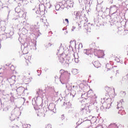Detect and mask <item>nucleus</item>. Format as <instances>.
I'll use <instances>...</instances> for the list:
<instances>
[{
  "label": "nucleus",
  "instance_id": "nucleus-1",
  "mask_svg": "<svg viewBox=\"0 0 128 128\" xmlns=\"http://www.w3.org/2000/svg\"><path fill=\"white\" fill-rule=\"evenodd\" d=\"M38 6V8L33 9L34 12V14L36 18H40L42 16H44L46 10V7L44 4H41L40 5H39Z\"/></svg>",
  "mask_w": 128,
  "mask_h": 128
},
{
  "label": "nucleus",
  "instance_id": "nucleus-2",
  "mask_svg": "<svg viewBox=\"0 0 128 128\" xmlns=\"http://www.w3.org/2000/svg\"><path fill=\"white\" fill-rule=\"evenodd\" d=\"M59 62L62 64V66H68L70 64V58L68 56L62 54L59 57Z\"/></svg>",
  "mask_w": 128,
  "mask_h": 128
},
{
  "label": "nucleus",
  "instance_id": "nucleus-3",
  "mask_svg": "<svg viewBox=\"0 0 128 128\" xmlns=\"http://www.w3.org/2000/svg\"><path fill=\"white\" fill-rule=\"evenodd\" d=\"M60 74L59 78L60 80L61 84H64V83L63 82L66 80V78H68L66 76H70V74L68 73L67 71L65 72L64 70H60Z\"/></svg>",
  "mask_w": 128,
  "mask_h": 128
},
{
  "label": "nucleus",
  "instance_id": "nucleus-4",
  "mask_svg": "<svg viewBox=\"0 0 128 128\" xmlns=\"http://www.w3.org/2000/svg\"><path fill=\"white\" fill-rule=\"evenodd\" d=\"M82 14V11L74 12L73 14V20L74 22H78V20L80 18Z\"/></svg>",
  "mask_w": 128,
  "mask_h": 128
},
{
  "label": "nucleus",
  "instance_id": "nucleus-5",
  "mask_svg": "<svg viewBox=\"0 0 128 128\" xmlns=\"http://www.w3.org/2000/svg\"><path fill=\"white\" fill-rule=\"evenodd\" d=\"M122 102H120L117 105V108L119 110L118 114H120L122 116H124V114H126V112L124 110V107L122 106Z\"/></svg>",
  "mask_w": 128,
  "mask_h": 128
},
{
  "label": "nucleus",
  "instance_id": "nucleus-6",
  "mask_svg": "<svg viewBox=\"0 0 128 128\" xmlns=\"http://www.w3.org/2000/svg\"><path fill=\"white\" fill-rule=\"evenodd\" d=\"M78 90V86H73L71 88V90H70L71 92L70 96H72V98L74 97V96L76 94V90Z\"/></svg>",
  "mask_w": 128,
  "mask_h": 128
},
{
  "label": "nucleus",
  "instance_id": "nucleus-7",
  "mask_svg": "<svg viewBox=\"0 0 128 128\" xmlns=\"http://www.w3.org/2000/svg\"><path fill=\"white\" fill-rule=\"evenodd\" d=\"M40 26H34V36H35L36 38L40 36V30H38Z\"/></svg>",
  "mask_w": 128,
  "mask_h": 128
},
{
  "label": "nucleus",
  "instance_id": "nucleus-8",
  "mask_svg": "<svg viewBox=\"0 0 128 128\" xmlns=\"http://www.w3.org/2000/svg\"><path fill=\"white\" fill-rule=\"evenodd\" d=\"M118 6H117L116 5H112L110 7V10L111 12H114L112 14V16H114L116 12H118Z\"/></svg>",
  "mask_w": 128,
  "mask_h": 128
},
{
  "label": "nucleus",
  "instance_id": "nucleus-9",
  "mask_svg": "<svg viewBox=\"0 0 128 128\" xmlns=\"http://www.w3.org/2000/svg\"><path fill=\"white\" fill-rule=\"evenodd\" d=\"M84 53L86 54V56H90V54H94V50H92V48L85 49L84 50Z\"/></svg>",
  "mask_w": 128,
  "mask_h": 128
},
{
  "label": "nucleus",
  "instance_id": "nucleus-10",
  "mask_svg": "<svg viewBox=\"0 0 128 128\" xmlns=\"http://www.w3.org/2000/svg\"><path fill=\"white\" fill-rule=\"evenodd\" d=\"M96 98H98V96H96V94H94L92 96V100H93V104L94 106H95L96 108H98V102H96Z\"/></svg>",
  "mask_w": 128,
  "mask_h": 128
},
{
  "label": "nucleus",
  "instance_id": "nucleus-11",
  "mask_svg": "<svg viewBox=\"0 0 128 128\" xmlns=\"http://www.w3.org/2000/svg\"><path fill=\"white\" fill-rule=\"evenodd\" d=\"M48 108L50 112H54V110H56V104H54V103H50L48 106Z\"/></svg>",
  "mask_w": 128,
  "mask_h": 128
},
{
  "label": "nucleus",
  "instance_id": "nucleus-12",
  "mask_svg": "<svg viewBox=\"0 0 128 128\" xmlns=\"http://www.w3.org/2000/svg\"><path fill=\"white\" fill-rule=\"evenodd\" d=\"M68 82V78H66V80L63 81V84H66V88L68 90H72V86L70 84L66 82Z\"/></svg>",
  "mask_w": 128,
  "mask_h": 128
},
{
  "label": "nucleus",
  "instance_id": "nucleus-13",
  "mask_svg": "<svg viewBox=\"0 0 128 128\" xmlns=\"http://www.w3.org/2000/svg\"><path fill=\"white\" fill-rule=\"evenodd\" d=\"M66 4L68 8H74V2L68 0L66 2Z\"/></svg>",
  "mask_w": 128,
  "mask_h": 128
},
{
  "label": "nucleus",
  "instance_id": "nucleus-14",
  "mask_svg": "<svg viewBox=\"0 0 128 128\" xmlns=\"http://www.w3.org/2000/svg\"><path fill=\"white\" fill-rule=\"evenodd\" d=\"M93 64L95 68H98L100 66V63L98 61H95L93 62Z\"/></svg>",
  "mask_w": 128,
  "mask_h": 128
},
{
  "label": "nucleus",
  "instance_id": "nucleus-15",
  "mask_svg": "<svg viewBox=\"0 0 128 128\" xmlns=\"http://www.w3.org/2000/svg\"><path fill=\"white\" fill-rule=\"evenodd\" d=\"M103 100H104L107 104H112V100L110 98H104Z\"/></svg>",
  "mask_w": 128,
  "mask_h": 128
},
{
  "label": "nucleus",
  "instance_id": "nucleus-16",
  "mask_svg": "<svg viewBox=\"0 0 128 128\" xmlns=\"http://www.w3.org/2000/svg\"><path fill=\"white\" fill-rule=\"evenodd\" d=\"M106 68H107V71L108 70H112L114 68V66H112V65L110 64H106Z\"/></svg>",
  "mask_w": 128,
  "mask_h": 128
},
{
  "label": "nucleus",
  "instance_id": "nucleus-17",
  "mask_svg": "<svg viewBox=\"0 0 128 128\" xmlns=\"http://www.w3.org/2000/svg\"><path fill=\"white\" fill-rule=\"evenodd\" d=\"M88 108V107L84 106L80 108V112L81 114H84V112H86V109Z\"/></svg>",
  "mask_w": 128,
  "mask_h": 128
},
{
  "label": "nucleus",
  "instance_id": "nucleus-18",
  "mask_svg": "<svg viewBox=\"0 0 128 128\" xmlns=\"http://www.w3.org/2000/svg\"><path fill=\"white\" fill-rule=\"evenodd\" d=\"M88 94H90V91H88L87 93L82 94V98H86V96H90Z\"/></svg>",
  "mask_w": 128,
  "mask_h": 128
},
{
  "label": "nucleus",
  "instance_id": "nucleus-19",
  "mask_svg": "<svg viewBox=\"0 0 128 128\" xmlns=\"http://www.w3.org/2000/svg\"><path fill=\"white\" fill-rule=\"evenodd\" d=\"M18 92L19 94H24V88H20L18 89Z\"/></svg>",
  "mask_w": 128,
  "mask_h": 128
},
{
  "label": "nucleus",
  "instance_id": "nucleus-20",
  "mask_svg": "<svg viewBox=\"0 0 128 128\" xmlns=\"http://www.w3.org/2000/svg\"><path fill=\"white\" fill-rule=\"evenodd\" d=\"M72 74H73L74 76L78 74V71L77 70V69H73L72 70Z\"/></svg>",
  "mask_w": 128,
  "mask_h": 128
},
{
  "label": "nucleus",
  "instance_id": "nucleus-21",
  "mask_svg": "<svg viewBox=\"0 0 128 128\" xmlns=\"http://www.w3.org/2000/svg\"><path fill=\"white\" fill-rule=\"evenodd\" d=\"M98 54H101V56L98 58H104V51L100 50L98 51Z\"/></svg>",
  "mask_w": 128,
  "mask_h": 128
},
{
  "label": "nucleus",
  "instance_id": "nucleus-22",
  "mask_svg": "<svg viewBox=\"0 0 128 128\" xmlns=\"http://www.w3.org/2000/svg\"><path fill=\"white\" fill-rule=\"evenodd\" d=\"M110 128H118V126L116 124H110Z\"/></svg>",
  "mask_w": 128,
  "mask_h": 128
},
{
  "label": "nucleus",
  "instance_id": "nucleus-23",
  "mask_svg": "<svg viewBox=\"0 0 128 128\" xmlns=\"http://www.w3.org/2000/svg\"><path fill=\"white\" fill-rule=\"evenodd\" d=\"M96 10H98V12H100V10H102V8H100V4L97 5L96 8Z\"/></svg>",
  "mask_w": 128,
  "mask_h": 128
},
{
  "label": "nucleus",
  "instance_id": "nucleus-24",
  "mask_svg": "<svg viewBox=\"0 0 128 128\" xmlns=\"http://www.w3.org/2000/svg\"><path fill=\"white\" fill-rule=\"evenodd\" d=\"M74 59V60L75 62H76V64H78V62H80V60H78V58H76V56H74V54H73Z\"/></svg>",
  "mask_w": 128,
  "mask_h": 128
},
{
  "label": "nucleus",
  "instance_id": "nucleus-25",
  "mask_svg": "<svg viewBox=\"0 0 128 128\" xmlns=\"http://www.w3.org/2000/svg\"><path fill=\"white\" fill-rule=\"evenodd\" d=\"M84 28H85L86 30H88V25L86 24H84Z\"/></svg>",
  "mask_w": 128,
  "mask_h": 128
},
{
  "label": "nucleus",
  "instance_id": "nucleus-26",
  "mask_svg": "<svg viewBox=\"0 0 128 128\" xmlns=\"http://www.w3.org/2000/svg\"><path fill=\"white\" fill-rule=\"evenodd\" d=\"M60 5L59 4H58L56 6V10H60Z\"/></svg>",
  "mask_w": 128,
  "mask_h": 128
},
{
  "label": "nucleus",
  "instance_id": "nucleus-27",
  "mask_svg": "<svg viewBox=\"0 0 128 128\" xmlns=\"http://www.w3.org/2000/svg\"><path fill=\"white\" fill-rule=\"evenodd\" d=\"M94 24L98 25V19L94 18Z\"/></svg>",
  "mask_w": 128,
  "mask_h": 128
},
{
  "label": "nucleus",
  "instance_id": "nucleus-28",
  "mask_svg": "<svg viewBox=\"0 0 128 128\" xmlns=\"http://www.w3.org/2000/svg\"><path fill=\"white\" fill-rule=\"evenodd\" d=\"M94 117L92 116H90L87 118L88 120H89V122H90V120L93 118Z\"/></svg>",
  "mask_w": 128,
  "mask_h": 128
},
{
  "label": "nucleus",
  "instance_id": "nucleus-29",
  "mask_svg": "<svg viewBox=\"0 0 128 128\" xmlns=\"http://www.w3.org/2000/svg\"><path fill=\"white\" fill-rule=\"evenodd\" d=\"M40 22L42 24H46V20H44V18H40Z\"/></svg>",
  "mask_w": 128,
  "mask_h": 128
},
{
  "label": "nucleus",
  "instance_id": "nucleus-30",
  "mask_svg": "<svg viewBox=\"0 0 128 128\" xmlns=\"http://www.w3.org/2000/svg\"><path fill=\"white\" fill-rule=\"evenodd\" d=\"M49 88L52 92H54V86H50Z\"/></svg>",
  "mask_w": 128,
  "mask_h": 128
},
{
  "label": "nucleus",
  "instance_id": "nucleus-31",
  "mask_svg": "<svg viewBox=\"0 0 128 128\" xmlns=\"http://www.w3.org/2000/svg\"><path fill=\"white\" fill-rule=\"evenodd\" d=\"M110 106H112V104L108 103L107 104L106 108H110Z\"/></svg>",
  "mask_w": 128,
  "mask_h": 128
},
{
  "label": "nucleus",
  "instance_id": "nucleus-32",
  "mask_svg": "<svg viewBox=\"0 0 128 128\" xmlns=\"http://www.w3.org/2000/svg\"><path fill=\"white\" fill-rule=\"evenodd\" d=\"M26 50V49H24V50H22L23 54H28V52H25Z\"/></svg>",
  "mask_w": 128,
  "mask_h": 128
},
{
  "label": "nucleus",
  "instance_id": "nucleus-33",
  "mask_svg": "<svg viewBox=\"0 0 128 128\" xmlns=\"http://www.w3.org/2000/svg\"><path fill=\"white\" fill-rule=\"evenodd\" d=\"M45 128H52V125L50 124H48Z\"/></svg>",
  "mask_w": 128,
  "mask_h": 128
},
{
  "label": "nucleus",
  "instance_id": "nucleus-34",
  "mask_svg": "<svg viewBox=\"0 0 128 128\" xmlns=\"http://www.w3.org/2000/svg\"><path fill=\"white\" fill-rule=\"evenodd\" d=\"M82 86H83L84 88V85L82 84H81L79 85V88H81L82 90Z\"/></svg>",
  "mask_w": 128,
  "mask_h": 128
},
{
  "label": "nucleus",
  "instance_id": "nucleus-35",
  "mask_svg": "<svg viewBox=\"0 0 128 128\" xmlns=\"http://www.w3.org/2000/svg\"><path fill=\"white\" fill-rule=\"evenodd\" d=\"M117 2L118 3V6H120V4H122V0H117Z\"/></svg>",
  "mask_w": 128,
  "mask_h": 128
},
{
  "label": "nucleus",
  "instance_id": "nucleus-36",
  "mask_svg": "<svg viewBox=\"0 0 128 128\" xmlns=\"http://www.w3.org/2000/svg\"><path fill=\"white\" fill-rule=\"evenodd\" d=\"M52 46V44L49 43L48 45H46V48H50V46Z\"/></svg>",
  "mask_w": 128,
  "mask_h": 128
},
{
  "label": "nucleus",
  "instance_id": "nucleus-37",
  "mask_svg": "<svg viewBox=\"0 0 128 128\" xmlns=\"http://www.w3.org/2000/svg\"><path fill=\"white\" fill-rule=\"evenodd\" d=\"M10 68L12 70H14V67L13 66H11Z\"/></svg>",
  "mask_w": 128,
  "mask_h": 128
},
{
  "label": "nucleus",
  "instance_id": "nucleus-38",
  "mask_svg": "<svg viewBox=\"0 0 128 128\" xmlns=\"http://www.w3.org/2000/svg\"><path fill=\"white\" fill-rule=\"evenodd\" d=\"M118 14H116V16L114 17V20H116V19L118 18Z\"/></svg>",
  "mask_w": 128,
  "mask_h": 128
},
{
  "label": "nucleus",
  "instance_id": "nucleus-39",
  "mask_svg": "<svg viewBox=\"0 0 128 128\" xmlns=\"http://www.w3.org/2000/svg\"><path fill=\"white\" fill-rule=\"evenodd\" d=\"M74 30H76V26H73L72 28V32H74Z\"/></svg>",
  "mask_w": 128,
  "mask_h": 128
},
{
  "label": "nucleus",
  "instance_id": "nucleus-40",
  "mask_svg": "<svg viewBox=\"0 0 128 128\" xmlns=\"http://www.w3.org/2000/svg\"><path fill=\"white\" fill-rule=\"evenodd\" d=\"M12 128H20L17 126H12Z\"/></svg>",
  "mask_w": 128,
  "mask_h": 128
},
{
  "label": "nucleus",
  "instance_id": "nucleus-41",
  "mask_svg": "<svg viewBox=\"0 0 128 128\" xmlns=\"http://www.w3.org/2000/svg\"><path fill=\"white\" fill-rule=\"evenodd\" d=\"M116 60H117L118 62H120V60L118 58H116Z\"/></svg>",
  "mask_w": 128,
  "mask_h": 128
},
{
  "label": "nucleus",
  "instance_id": "nucleus-42",
  "mask_svg": "<svg viewBox=\"0 0 128 128\" xmlns=\"http://www.w3.org/2000/svg\"><path fill=\"white\" fill-rule=\"evenodd\" d=\"M65 22H66L68 23V19L66 18L65 19Z\"/></svg>",
  "mask_w": 128,
  "mask_h": 128
},
{
  "label": "nucleus",
  "instance_id": "nucleus-43",
  "mask_svg": "<svg viewBox=\"0 0 128 128\" xmlns=\"http://www.w3.org/2000/svg\"><path fill=\"white\" fill-rule=\"evenodd\" d=\"M108 1L110 4H112V2H114V0H108Z\"/></svg>",
  "mask_w": 128,
  "mask_h": 128
},
{
  "label": "nucleus",
  "instance_id": "nucleus-44",
  "mask_svg": "<svg viewBox=\"0 0 128 128\" xmlns=\"http://www.w3.org/2000/svg\"><path fill=\"white\" fill-rule=\"evenodd\" d=\"M61 118H62V120H64V115H62V117H61Z\"/></svg>",
  "mask_w": 128,
  "mask_h": 128
},
{
  "label": "nucleus",
  "instance_id": "nucleus-45",
  "mask_svg": "<svg viewBox=\"0 0 128 128\" xmlns=\"http://www.w3.org/2000/svg\"><path fill=\"white\" fill-rule=\"evenodd\" d=\"M96 46V43H92L90 44V46Z\"/></svg>",
  "mask_w": 128,
  "mask_h": 128
},
{
  "label": "nucleus",
  "instance_id": "nucleus-46",
  "mask_svg": "<svg viewBox=\"0 0 128 128\" xmlns=\"http://www.w3.org/2000/svg\"><path fill=\"white\" fill-rule=\"evenodd\" d=\"M55 80H58V76H55Z\"/></svg>",
  "mask_w": 128,
  "mask_h": 128
},
{
  "label": "nucleus",
  "instance_id": "nucleus-47",
  "mask_svg": "<svg viewBox=\"0 0 128 128\" xmlns=\"http://www.w3.org/2000/svg\"><path fill=\"white\" fill-rule=\"evenodd\" d=\"M69 104V106H68V108H70L71 106H72V104H70V103H68Z\"/></svg>",
  "mask_w": 128,
  "mask_h": 128
},
{
  "label": "nucleus",
  "instance_id": "nucleus-48",
  "mask_svg": "<svg viewBox=\"0 0 128 128\" xmlns=\"http://www.w3.org/2000/svg\"><path fill=\"white\" fill-rule=\"evenodd\" d=\"M2 76H0V82H2Z\"/></svg>",
  "mask_w": 128,
  "mask_h": 128
},
{
  "label": "nucleus",
  "instance_id": "nucleus-49",
  "mask_svg": "<svg viewBox=\"0 0 128 128\" xmlns=\"http://www.w3.org/2000/svg\"><path fill=\"white\" fill-rule=\"evenodd\" d=\"M79 46H82V44H80Z\"/></svg>",
  "mask_w": 128,
  "mask_h": 128
},
{
  "label": "nucleus",
  "instance_id": "nucleus-50",
  "mask_svg": "<svg viewBox=\"0 0 128 128\" xmlns=\"http://www.w3.org/2000/svg\"><path fill=\"white\" fill-rule=\"evenodd\" d=\"M116 72V74H118V72H120V70H117Z\"/></svg>",
  "mask_w": 128,
  "mask_h": 128
},
{
  "label": "nucleus",
  "instance_id": "nucleus-51",
  "mask_svg": "<svg viewBox=\"0 0 128 128\" xmlns=\"http://www.w3.org/2000/svg\"><path fill=\"white\" fill-rule=\"evenodd\" d=\"M26 56V57H25V59L28 60V58H26L27 55L25 56Z\"/></svg>",
  "mask_w": 128,
  "mask_h": 128
},
{
  "label": "nucleus",
  "instance_id": "nucleus-52",
  "mask_svg": "<svg viewBox=\"0 0 128 128\" xmlns=\"http://www.w3.org/2000/svg\"><path fill=\"white\" fill-rule=\"evenodd\" d=\"M62 30H66V28H63Z\"/></svg>",
  "mask_w": 128,
  "mask_h": 128
},
{
  "label": "nucleus",
  "instance_id": "nucleus-53",
  "mask_svg": "<svg viewBox=\"0 0 128 128\" xmlns=\"http://www.w3.org/2000/svg\"><path fill=\"white\" fill-rule=\"evenodd\" d=\"M36 44H35V46H34L35 50H36Z\"/></svg>",
  "mask_w": 128,
  "mask_h": 128
},
{
  "label": "nucleus",
  "instance_id": "nucleus-54",
  "mask_svg": "<svg viewBox=\"0 0 128 128\" xmlns=\"http://www.w3.org/2000/svg\"><path fill=\"white\" fill-rule=\"evenodd\" d=\"M35 110H36V112H38V110H36L35 109Z\"/></svg>",
  "mask_w": 128,
  "mask_h": 128
},
{
  "label": "nucleus",
  "instance_id": "nucleus-55",
  "mask_svg": "<svg viewBox=\"0 0 128 128\" xmlns=\"http://www.w3.org/2000/svg\"><path fill=\"white\" fill-rule=\"evenodd\" d=\"M2 110V105H0V110Z\"/></svg>",
  "mask_w": 128,
  "mask_h": 128
},
{
  "label": "nucleus",
  "instance_id": "nucleus-56",
  "mask_svg": "<svg viewBox=\"0 0 128 128\" xmlns=\"http://www.w3.org/2000/svg\"><path fill=\"white\" fill-rule=\"evenodd\" d=\"M124 64L125 65H126V62H124Z\"/></svg>",
  "mask_w": 128,
  "mask_h": 128
},
{
  "label": "nucleus",
  "instance_id": "nucleus-57",
  "mask_svg": "<svg viewBox=\"0 0 128 128\" xmlns=\"http://www.w3.org/2000/svg\"><path fill=\"white\" fill-rule=\"evenodd\" d=\"M58 52H60V48L59 50L58 49Z\"/></svg>",
  "mask_w": 128,
  "mask_h": 128
},
{
  "label": "nucleus",
  "instance_id": "nucleus-58",
  "mask_svg": "<svg viewBox=\"0 0 128 128\" xmlns=\"http://www.w3.org/2000/svg\"><path fill=\"white\" fill-rule=\"evenodd\" d=\"M91 26H94V24H91Z\"/></svg>",
  "mask_w": 128,
  "mask_h": 128
},
{
  "label": "nucleus",
  "instance_id": "nucleus-59",
  "mask_svg": "<svg viewBox=\"0 0 128 128\" xmlns=\"http://www.w3.org/2000/svg\"><path fill=\"white\" fill-rule=\"evenodd\" d=\"M89 24H90V23H89V24H88V26H89Z\"/></svg>",
  "mask_w": 128,
  "mask_h": 128
},
{
  "label": "nucleus",
  "instance_id": "nucleus-60",
  "mask_svg": "<svg viewBox=\"0 0 128 128\" xmlns=\"http://www.w3.org/2000/svg\"><path fill=\"white\" fill-rule=\"evenodd\" d=\"M101 108H102V106L100 107Z\"/></svg>",
  "mask_w": 128,
  "mask_h": 128
},
{
  "label": "nucleus",
  "instance_id": "nucleus-61",
  "mask_svg": "<svg viewBox=\"0 0 128 128\" xmlns=\"http://www.w3.org/2000/svg\"><path fill=\"white\" fill-rule=\"evenodd\" d=\"M38 116V114H37Z\"/></svg>",
  "mask_w": 128,
  "mask_h": 128
}]
</instances>
